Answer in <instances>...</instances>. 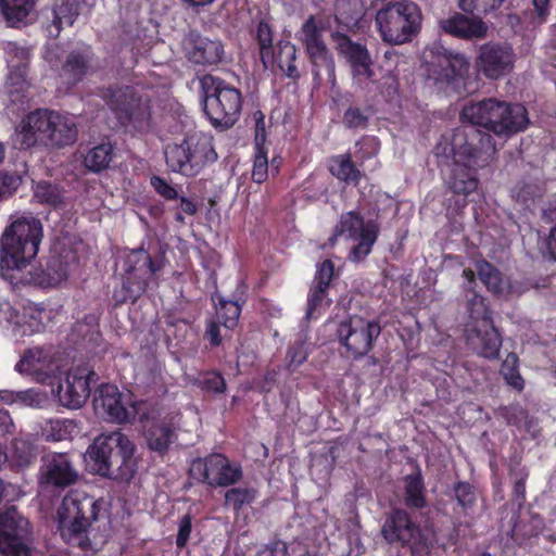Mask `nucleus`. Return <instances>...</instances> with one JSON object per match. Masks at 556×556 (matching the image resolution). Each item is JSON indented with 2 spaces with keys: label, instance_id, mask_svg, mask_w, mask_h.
Returning <instances> with one entry per match:
<instances>
[{
  "label": "nucleus",
  "instance_id": "obj_1",
  "mask_svg": "<svg viewBox=\"0 0 556 556\" xmlns=\"http://www.w3.org/2000/svg\"><path fill=\"white\" fill-rule=\"evenodd\" d=\"M493 152L491 136L473 130L469 134L465 128L443 135L434 148L439 166L450 172V187L463 194L476 190L477 179L472 169L486 162Z\"/></svg>",
  "mask_w": 556,
  "mask_h": 556
},
{
  "label": "nucleus",
  "instance_id": "obj_2",
  "mask_svg": "<svg viewBox=\"0 0 556 556\" xmlns=\"http://www.w3.org/2000/svg\"><path fill=\"white\" fill-rule=\"evenodd\" d=\"M42 239V224L27 214L15 218L0 238V274L11 283L23 279L36 257Z\"/></svg>",
  "mask_w": 556,
  "mask_h": 556
},
{
  "label": "nucleus",
  "instance_id": "obj_3",
  "mask_svg": "<svg viewBox=\"0 0 556 556\" xmlns=\"http://www.w3.org/2000/svg\"><path fill=\"white\" fill-rule=\"evenodd\" d=\"M99 503L88 496L66 495L59 509L58 520L64 540L85 551H97L104 536L93 527L98 521Z\"/></svg>",
  "mask_w": 556,
  "mask_h": 556
},
{
  "label": "nucleus",
  "instance_id": "obj_4",
  "mask_svg": "<svg viewBox=\"0 0 556 556\" xmlns=\"http://www.w3.org/2000/svg\"><path fill=\"white\" fill-rule=\"evenodd\" d=\"M135 445L122 432L114 431L94 439L87 450L88 469L103 477L127 480L136 471Z\"/></svg>",
  "mask_w": 556,
  "mask_h": 556
},
{
  "label": "nucleus",
  "instance_id": "obj_5",
  "mask_svg": "<svg viewBox=\"0 0 556 556\" xmlns=\"http://www.w3.org/2000/svg\"><path fill=\"white\" fill-rule=\"evenodd\" d=\"M462 118L473 126L505 137L522 131L529 122L523 105L496 99L467 104L462 111Z\"/></svg>",
  "mask_w": 556,
  "mask_h": 556
},
{
  "label": "nucleus",
  "instance_id": "obj_6",
  "mask_svg": "<svg viewBox=\"0 0 556 556\" xmlns=\"http://www.w3.org/2000/svg\"><path fill=\"white\" fill-rule=\"evenodd\" d=\"M93 408L98 416L117 424L149 420L157 413L155 405L136 401L129 391H121L110 383L100 386L96 391Z\"/></svg>",
  "mask_w": 556,
  "mask_h": 556
},
{
  "label": "nucleus",
  "instance_id": "obj_7",
  "mask_svg": "<svg viewBox=\"0 0 556 556\" xmlns=\"http://www.w3.org/2000/svg\"><path fill=\"white\" fill-rule=\"evenodd\" d=\"M165 157L172 170L185 176H195L206 165L216 161L217 153L210 135L195 132L179 143L168 144Z\"/></svg>",
  "mask_w": 556,
  "mask_h": 556
},
{
  "label": "nucleus",
  "instance_id": "obj_8",
  "mask_svg": "<svg viewBox=\"0 0 556 556\" xmlns=\"http://www.w3.org/2000/svg\"><path fill=\"white\" fill-rule=\"evenodd\" d=\"M376 24L383 41L402 45L419 31L421 12L414 2L397 1L378 11Z\"/></svg>",
  "mask_w": 556,
  "mask_h": 556
},
{
  "label": "nucleus",
  "instance_id": "obj_9",
  "mask_svg": "<svg viewBox=\"0 0 556 556\" xmlns=\"http://www.w3.org/2000/svg\"><path fill=\"white\" fill-rule=\"evenodd\" d=\"M204 112L215 126H232L241 111V93L238 89L225 84L217 77H203Z\"/></svg>",
  "mask_w": 556,
  "mask_h": 556
},
{
  "label": "nucleus",
  "instance_id": "obj_10",
  "mask_svg": "<svg viewBox=\"0 0 556 556\" xmlns=\"http://www.w3.org/2000/svg\"><path fill=\"white\" fill-rule=\"evenodd\" d=\"M468 309L469 321L465 330L468 345L485 358H496L502 346V339L493 326L483 298L472 293Z\"/></svg>",
  "mask_w": 556,
  "mask_h": 556
},
{
  "label": "nucleus",
  "instance_id": "obj_11",
  "mask_svg": "<svg viewBox=\"0 0 556 556\" xmlns=\"http://www.w3.org/2000/svg\"><path fill=\"white\" fill-rule=\"evenodd\" d=\"M64 362L51 346H33L23 351L14 370L40 384L53 387L60 381Z\"/></svg>",
  "mask_w": 556,
  "mask_h": 556
},
{
  "label": "nucleus",
  "instance_id": "obj_12",
  "mask_svg": "<svg viewBox=\"0 0 556 556\" xmlns=\"http://www.w3.org/2000/svg\"><path fill=\"white\" fill-rule=\"evenodd\" d=\"M379 227L372 219L364 220L356 212H348L340 218L331 242L343 241L351 244L350 258L364 260L377 240Z\"/></svg>",
  "mask_w": 556,
  "mask_h": 556
},
{
  "label": "nucleus",
  "instance_id": "obj_13",
  "mask_svg": "<svg viewBox=\"0 0 556 556\" xmlns=\"http://www.w3.org/2000/svg\"><path fill=\"white\" fill-rule=\"evenodd\" d=\"M381 333L380 325L371 319L352 316L337 327V339L346 356L361 358L367 355Z\"/></svg>",
  "mask_w": 556,
  "mask_h": 556
},
{
  "label": "nucleus",
  "instance_id": "obj_14",
  "mask_svg": "<svg viewBox=\"0 0 556 556\" xmlns=\"http://www.w3.org/2000/svg\"><path fill=\"white\" fill-rule=\"evenodd\" d=\"M33 539L28 521L15 507L0 510V555L33 556Z\"/></svg>",
  "mask_w": 556,
  "mask_h": 556
},
{
  "label": "nucleus",
  "instance_id": "obj_15",
  "mask_svg": "<svg viewBox=\"0 0 556 556\" xmlns=\"http://www.w3.org/2000/svg\"><path fill=\"white\" fill-rule=\"evenodd\" d=\"M94 372L87 366H74L67 372L64 382L52 389L59 403L70 409L80 408L90 395V382Z\"/></svg>",
  "mask_w": 556,
  "mask_h": 556
},
{
  "label": "nucleus",
  "instance_id": "obj_16",
  "mask_svg": "<svg viewBox=\"0 0 556 556\" xmlns=\"http://www.w3.org/2000/svg\"><path fill=\"white\" fill-rule=\"evenodd\" d=\"M192 478L206 482L210 485L225 486L237 482L241 477L238 467L229 464L220 454H212L205 458H198L190 466Z\"/></svg>",
  "mask_w": 556,
  "mask_h": 556
},
{
  "label": "nucleus",
  "instance_id": "obj_17",
  "mask_svg": "<svg viewBox=\"0 0 556 556\" xmlns=\"http://www.w3.org/2000/svg\"><path fill=\"white\" fill-rule=\"evenodd\" d=\"M514 63L515 54L510 46L484 43L479 49L476 68L489 79H498L513 71Z\"/></svg>",
  "mask_w": 556,
  "mask_h": 556
},
{
  "label": "nucleus",
  "instance_id": "obj_18",
  "mask_svg": "<svg viewBox=\"0 0 556 556\" xmlns=\"http://www.w3.org/2000/svg\"><path fill=\"white\" fill-rule=\"evenodd\" d=\"M77 479L78 472L66 453H49L41 458L39 484L42 488L64 489Z\"/></svg>",
  "mask_w": 556,
  "mask_h": 556
},
{
  "label": "nucleus",
  "instance_id": "obj_19",
  "mask_svg": "<svg viewBox=\"0 0 556 556\" xmlns=\"http://www.w3.org/2000/svg\"><path fill=\"white\" fill-rule=\"evenodd\" d=\"M257 40L261 60L265 66H267L269 62H275L279 68L287 72L289 76L295 71V47L289 41L279 42L278 51L275 53L271 47V30L268 24L260 23L257 27Z\"/></svg>",
  "mask_w": 556,
  "mask_h": 556
},
{
  "label": "nucleus",
  "instance_id": "obj_20",
  "mask_svg": "<svg viewBox=\"0 0 556 556\" xmlns=\"http://www.w3.org/2000/svg\"><path fill=\"white\" fill-rule=\"evenodd\" d=\"M75 265V255L67 253L65 256H53L48 262L45 270L33 274L23 270V279L13 283H35L43 287L58 286L65 281Z\"/></svg>",
  "mask_w": 556,
  "mask_h": 556
},
{
  "label": "nucleus",
  "instance_id": "obj_21",
  "mask_svg": "<svg viewBox=\"0 0 556 556\" xmlns=\"http://www.w3.org/2000/svg\"><path fill=\"white\" fill-rule=\"evenodd\" d=\"M75 118L68 114L46 110V142L47 147L63 148L77 140Z\"/></svg>",
  "mask_w": 556,
  "mask_h": 556
},
{
  "label": "nucleus",
  "instance_id": "obj_22",
  "mask_svg": "<svg viewBox=\"0 0 556 556\" xmlns=\"http://www.w3.org/2000/svg\"><path fill=\"white\" fill-rule=\"evenodd\" d=\"M13 144L28 149L46 142V110L39 109L25 115L15 127Z\"/></svg>",
  "mask_w": 556,
  "mask_h": 556
},
{
  "label": "nucleus",
  "instance_id": "obj_23",
  "mask_svg": "<svg viewBox=\"0 0 556 556\" xmlns=\"http://www.w3.org/2000/svg\"><path fill=\"white\" fill-rule=\"evenodd\" d=\"M127 92L118 93L110 102L123 125H132L138 130H144L150 125V108L148 102L131 98L126 101Z\"/></svg>",
  "mask_w": 556,
  "mask_h": 556
},
{
  "label": "nucleus",
  "instance_id": "obj_24",
  "mask_svg": "<svg viewBox=\"0 0 556 556\" xmlns=\"http://www.w3.org/2000/svg\"><path fill=\"white\" fill-rule=\"evenodd\" d=\"M338 52L343 55L353 68L354 76L358 80L372 77L371 61L367 50L359 43L351 41L345 35L332 34Z\"/></svg>",
  "mask_w": 556,
  "mask_h": 556
},
{
  "label": "nucleus",
  "instance_id": "obj_25",
  "mask_svg": "<svg viewBox=\"0 0 556 556\" xmlns=\"http://www.w3.org/2000/svg\"><path fill=\"white\" fill-rule=\"evenodd\" d=\"M49 317L48 312L29 304L24 306L22 311L11 309L7 319L12 326L13 336L24 337L41 331Z\"/></svg>",
  "mask_w": 556,
  "mask_h": 556
},
{
  "label": "nucleus",
  "instance_id": "obj_26",
  "mask_svg": "<svg viewBox=\"0 0 556 556\" xmlns=\"http://www.w3.org/2000/svg\"><path fill=\"white\" fill-rule=\"evenodd\" d=\"M302 40L306 51L315 66H325L333 70V62L329 51L321 39V29L317 26L314 17H309L302 26Z\"/></svg>",
  "mask_w": 556,
  "mask_h": 556
},
{
  "label": "nucleus",
  "instance_id": "obj_27",
  "mask_svg": "<svg viewBox=\"0 0 556 556\" xmlns=\"http://www.w3.org/2000/svg\"><path fill=\"white\" fill-rule=\"evenodd\" d=\"M157 413L154 418L150 416L149 420L140 421L144 429L147 444L150 450L163 453L169 446L174 438V429L166 417L162 416L160 408L155 406Z\"/></svg>",
  "mask_w": 556,
  "mask_h": 556
},
{
  "label": "nucleus",
  "instance_id": "obj_28",
  "mask_svg": "<svg viewBox=\"0 0 556 556\" xmlns=\"http://www.w3.org/2000/svg\"><path fill=\"white\" fill-rule=\"evenodd\" d=\"M439 26L446 34L463 39L483 38L488 30V26L482 21L459 13L441 18Z\"/></svg>",
  "mask_w": 556,
  "mask_h": 556
},
{
  "label": "nucleus",
  "instance_id": "obj_29",
  "mask_svg": "<svg viewBox=\"0 0 556 556\" xmlns=\"http://www.w3.org/2000/svg\"><path fill=\"white\" fill-rule=\"evenodd\" d=\"M382 534L389 542H402L404 544L416 543L419 538V530L410 521L404 510H395L386 520Z\"/></svg>",
  "mask_w": 556,
  "mask_h": 556
},
{
  "label": "nucleus",
  "instance_id": "obj_30",
  "mask_svg": "<svg viewBox=\"0 0 556 556\" xmlns=\"http://www.w3.org/2000/svg\"><path fill=\"white\" fill-rule=\"evenodd\" d=\"M187 55L197 64H216L222 60L224 49L218 40L191 35L186 43Z\"/></svg>",
  "mask_w": 556,
  "mask_h": 556
},
{
  "label": "nucleus",
  "instance_id": "obj_31",
  "mask_svg": "<svg viewBox=\"0 0 556 556\" xmlns=\"http://www.w3.org/2000/svg\"><path fill=\"white\" fill-rule=\"evenodd\" d=\"M129 262L141 263L139 268H130L128 270V276L126 278L125 288L127 290V294L123 298L135 299L141 292L146 290L147 282L146 279H141V277H137L134 275V271H140L143 276L149 275L153 276L159 269L160 266H156L150 258V256L143 251H132L129 254Z\"/></svg>",
  "mask_w": 556,
  "mask_h": 556
},
{
  "label": "nucleus",
  "instance_id": "obj_32",
  "mask_svg": "<svg viewBox=\"0 0 556 556\" xmlns=\"http://www.w3.org/2000/svg\"><path fill=\"white\" fill-rule=\"evenodd\" d=\"M439 66L441 72H434L435 79L457 88L468 74L470 63L465 55L451 52L439 58Z\"/></svg>",
  "mask_w": 556,
  "mask_h": 556
},
{
  "label": "nucleus",
  "instance_id": "obj_33",
  "mask_svg": "<svg viewBox=\"0 0 556 556\" xmlns=\"http://www.w3.org/2000/svg\"><path fill=\"white\" fill-rule=\"evenodd\" d=\"M83 0H55L49 35L56 37L64 26H72L80 13Z\"/></svg>",
  "mask_w": 556,
  "mask_h": 556
},
{
  "label": "nucleus",
  "instance_id": "obj_34",
  "mask_svg": "<svg viewBox=\"0 0 556 556\" xmlns=\"http://www.w3.org/2000/svg\"><path fill=\"white\" fill-rule=\"evenodd\" d=\"M39 431L46 441L59 442L72 440L79 432V427L74 419L52 418L39 424Z\"/></svg>",
  "mask_w": 556,
  "mask_h": 556
},
{
  "label": "nucleus",
  "instance_id": "obj_35",
  "mask_svg": "<svg viewBox=\"0 0 556 556\" xmlns=\"http://www.w3.org/2000/svg\"><path fill=\"white\" fill-rule=\"evenodd\" d=\"M0 402L4 404H21L33 408H41L48 402V394L36 388L23 391L0 390Z\"/></svg>",
  "mask_w": 556,
  "mask_h": 556
},
{
  "label": "nucleus",
  "instance_id": "obj_36",
  "mask_svg": "<svg viewBox=\"0 0 556 556\" xmlns=\"http://www.w3.org/2000/svg\"><path fill=\"white\" fill-rule=\"evenodd\" d=\"M36 0H0V10L11 26L25 22L35 9Z\"/></svg>",
  "mask_w": 556,
  "mask_h": 556
},
{
  "label": "nucleus",
  "instance_id": "obj_37",
  "mask_svg": "<svg viewBox=\"0 0 556 556\" xmlns=\"http://www.w3.org/2000/svg\"><path fill=\"white\" fill-rule=\"evenodd\" d=\"M29 86L28 68L8 70L4 88L12 102H17L24 98Z\"/></svg>",
  "mask_w": 556,
  "mask_h": 556
},
{
  "label": "nucleus",
  "instance_id": "obj_38",
  "mask_svg": "<svg viewBox=\"0 0 556 556\" xmlns=\"http://www.w3.org/2000/svg\"><path fill=\"white\" fill-rule=\"evenodd\" d=\"M329 169L334 177L348 184H358L362 176L349 154L333 156L330 160Z\"/></svg>",
  "mask_w": 556,
  "mask_h": 556
},
{
  "label": "nucleus",
  "instance_id": "obj_39",
  "mask_svg": "<svg viewBox=\"0 0 556 556\" xmlns=\"http://www.w3.org/2000/svg\"><path fill=\"white\" fill-rule=\"evenodd\" d=\"M36 456V447L30 438H17L12 442L9 460L16 467L28 466Z\"/></svg>",
  "mask_w": 556,
  "mask_h": 556
},
{
  "label": "nucleus",
  "instance_id": "obj_40",
  "mask_svg": "<svg viewBox=\"0 0 556 556\" xmlns=\"http://www.w3.org/2000/svg\"><path fill=\"white\" fill-rule=\"evenodd\" d=\"M2 50L8 70L28 68L30 60L28 47L16 41H5L2 43Z\"/></svg>",
  "mask_w": 556,
  "mask_h": 556
},
{
  "label": "nucleus",
  "instance_id": "obj_41",
  "mask_svg": "<svg viewBox=\"0 0 556 556\" xmlns=\"http://www.w3.org/2000/svg\"><path fill=\"white\" fill-rule=\"evenodd\" d=\"M34 199L38 203L58 207L64 202V193L55 185L39 181L34 186Z\"/></svg>",
  "mask_w": 556,
  "mask_h": 556
},
{
  "label": "nucleus",
  "instance_id": "obj_42",
  "mask_svg": "<svg viewBox=\"0 0 556 556\" xmlns=\"http://www.w3.org/2000/svg\"><path fill=\"white\" fill-rule=\"evenodd\" d=\"M362 16L361 0H339L336 4V18L340 24L352 27Z\"/></svg>",
  "mask_w": 556,
  "mask_h": 556
},
{
  "label": "nucleus",
  "instance_id": "obj_43",
  "mask_svg": "<svg viewBox=\"0 0 556 556\" xmlns=\"http://www.w3.org/2000/svg\"><path fill=\"white\" fill-rule=\"evenodd\" d=\"M112 160V147L109 143L99 144L88 151L85 155V166L92 172H100L109 165Z\"/></svg>",
  "mask_w": 556,
  "mask_h": 556
},
{
  "label": "nucleus",
  "instance_id": "obj_44",
  "mask_svg": "<svg viewBox=\"0 0 556 556\" xmlns=\"http://www.w3.org/2000/svg\"><path fill=\"white\" fill-rule=\"evenodd\" d=\"M478 274L480 280L486 286V288L490 291L498 294L504 292L506 288V282L503 280L497 269H495L490 263H479Z\"/></svg>",
  "mask_w": 556,
  "mask_h": 556
},
{
  "label": "nucleus",
  "instance_id": "obj_45",
  "mask_svg": "<svg viewBox=\"0 0 556 556\" xmlns=\"http://www.w3.org/2000/svg\"><path fill=\"white\" fill-rule=\"evenodd\" d=\"M86 60L78 54H71L62 70V78L68 85H75L86 74Z\"/></svg>",
  "mask_w": 556,
  "mask_h": 556
},
{
  "label": "nucleus",
  "instance_id": "obj_46",
  "mask_svg": "<svg viewBox=\"0 0 556 556\" xmlns=\"http://www.w3.org/2000/svg\"><path fill=\"white\" fill-rule=\"evenodd\" d=\"M241 308L232 301H222L217 307V319L226 329H233L240 316Z\"/></svg>",
  "mask_w": 556,
  "mask_h": 556
},
{
  "label": "nucleus",
  "instance_id": "obj_47",
  "mask_svg": "<svg viewBox=\"0 0 556 556\" xmlns=\"http://www.w3.org/2000/svg\"><path fill=\"white\" fill-rule=\"evenodd\" d=\"M405 490L407 505L417 508L424 506L422 482L419 476H408Z\"/></svg>",
  "mask_w": 556,
  "mask_h": 556
},
{
  "label": "nucleus",
  "instance_id": "obj_48",
  "mask_svg": "<svg viewBox=\"0 0 556 556\" xmlns=\"http://www.w3.org/2000/svg\"><path fill=\"white\" fill-rule=\"evenodd\" d=\"M517 361L518 359L515 354H509L502 365L501 372L509 386L517 390H521L523 388V379L517 371Z\"/></svg>",
  "mask_w": 556,
  "mask_h": 556
},
{
  "label": "nucleus",
  "instance_id": "obj_49",
  "mask_svg": "<svg viewBox=\"0 0 556 556\" xmlns=\"http://www.w3.org/2000/svg\"><path fill=\"white\" fill-rule=\"evenodd\" d=\"M255 497V492L248 488H233L226 492V504L239 509L242 505L251 503Z\"/></svg>",
  "mask_w": 556,
  "mask_h": 556
},
{
  "label": "nucleus",
  "instance_id": "obj_50",
  "mask_svg": "<svg viewBox=\"0 0 556 556\" xmlns=\"http://www.w3.org/2000/svg\"><path fill=\"white\" fill-rule=\"evenodd\" d=\"M268 177V157L265 148H258L255 152L252 169V179L257 182H264Z\"/></svg>",
  "mask_w": 556,
  "mask_h": 556
},
{
  "label": "nucleus",
  "instance_id": "obj_51",
  "mask_svg": "<svg viewBox=\"0 0 556 556\" xmlns=\"http://www.w3.org/2000/svg\"><path fill=\"white\" fill-rule=\"evenodd\" d=\"M327 287L317 286L311 290L308 294V303H307V312L306 316L308 318H313L316 316V313L321 307L325 296H326Z\"/></svg>",
  "mask_w": 556,
  "mask_h": 556
},
{
  "label": "nucleus",
  "instance_id": "obj_52",
  "mask_svg": "<svg viewBox=\"0 0 556 556\" xmlns=\"http://www.w3.org/2000/svg\"><path fill=\"white\" fill-rule=\"evenodd\" d=\"M358 152L356 156H358L362 161L370 159L375 156L380 149V142L375 137H366L357 142Z\"/></svg>",
  "mask_w": 556,
  "mask_h": 556
},
{
  "label": "nucleus",
  "instance_id": "obj_53",
  "mask_svg": "<svg viewBox=\"0 0 556 556\" xmlns=\"http://www.w3.org/2000/svg\"><path fill=\"white\" fill-rule=\"evenodd\" d=\"M505 0H458L459 7L467 12L475 9H482L484 11L494 10L498 8Z\"/></svg>",
  "mask_w": 556,
  "mask_h": 556
},
{
  "label": "nucleus",
  "instance_id": "obj_54",
  "mask_svg": "<svg viewBox=\"0 0 556 556\" xmlns=\"http://www.w3.org/2000/svg\"><path fill=\"white\" fill-rule=\"evenodd\" d=\"M307 357V350L305 343L299 341L292 345L288 351V362L290 367H298L305 362Z\"/></svg>",
  "mask_w": 556,
  "mask_h": 556
},
{
  "label": "nucleus",
  "instance_id": "obj_55",
  "mask_svg": "<svg viewBox=\"0 0 556 556\" xmlns=\"http://www.w3.org/2000/svg\"><path fill=\"white\" fill-rule=\"evenodd\" d=\"M21 177L16 174L0 172V195L10 194L17 189Z\"/></svg>",
  "mask_w": 556,
  "mask_h": 556
},
{
  "label": "nucleus",
  "instance_id": "obj_56",
  "mask_svg": "<svg viewBox=\"0 0 556 556\" xmlns=\"http://www.w3.org/2000/svg\"><path fill=\"white\" fill-rule=\"evenodd\" d=\"M203 388L211 392L223 393L226 389L224 378L217 372H208L202 380Z\"/></svg>",
  "mask_w": 556,
  "mask_h": 556
},
{
  "label": "nucleus",
  "instance_id": "obj_57",
  "mask_svg": "<svg viewBox=\"0 0 556 556\" xmlns=\"http://www.w3.org/2000/svg\"><path fill=\"white\" fill-rule=\"evenodd\" d=\"M151 185L155 189V191L165 199L173 200L177 198L176 189L164 179L156 176L152 177Z\"/></svg>",
  "mask_w": 556,
  "mask_h": 556
},
{
  "label": "nucleus",
  "instance_id": "obj_58",
  "mask_svg": "<svg viewBox=\"0 0 556 556\" xmlns=\"http://www.w3.org/2000/svg\"><path fill=\"white\" fill-rule=\"evenodd\" d=\"M333 276V264L331 261H324L316 274V279L319 286L328 287Z\"/></svg>",
  "mask_w": 556,
  "mask_h": 556
},
{
  "label": "nucleus",
  "instance_id": "obj_59",
  "mask_svg": "<svg viewBox=\"0 0 556 556\" xmlns=\"http://www.w3.org/2000/svg\"><path fill=\"white\" fill-rule=\"evenodd\" d=\"M255 119V146L256 150L258 148H264V143L266 140V131H265V117L262 112L254 113Z\"/></svg>",
  "mask_w": 556,
  "mask_h": 556
},
{
  "label": "nucleus",
  "instance_id": "obj_60",
  "mask_svg": "<svg viewBox=\"0 0 556 556\" xmlns=\"http://www.w3.org/2000/svg\"><path fill=\"white\" fill-rule=\"evenodd\" d=\"M190 533H191V518H190V516L186 515L181 518V520L179 522L177 541H176L177 545L179 547H184L187 544Z\"/></svg>",
  "mask_w": 556,
  "mask_h": 556
},
{
  "label": "nucleus",
  "instance_id": "obj_61",
  "mask_svg": "<svg viewBox=\"0 0 556 556\" xmlns=\"http://www.w3.org/2000/svg\"><path fill=\"white\" fill-rule=\"evenodd\" d=\"M456 497L462 506H469L475 500L472 488L466 483L457 484L455 489Z\"/></svg>",
  "mask_w": 556,
  "mask_h": 556
},
{
  "label": "nucleus",
  "instance_id": "obj_62",
  "mask_svg": "<svg viewBox=\"0 0 556 556\" xmlns=\"http://www.w3.org/2000/svg\"><path fill=\"white\" fill-rule=\"evenodd\" d=\"M344 122L350 127H359L365 124V118L358 110L350 109L344 114Z\"/></svg>",
  "mask_w": 556,
  "mask_h": 556
},
{
  "label": "nucleus",
  "instance_id": "obj_63",
  "mask_svg": "<svg viewBox=\"0 0 556 556\" xmlns=\"http://www.w3.org/2000/svg\"><path fill=\"white\" fill-rule=\"evenodd\" d=\"M549 2L551 0H533L535 13L540 23L544 22L549 13Z\"/></svg>",
  "mask_w": 556,
  "mask_h": 556
},
{
  "label": "nucleus",
  "instance_id": "obj_64",
  "mask_svg": "<svg viewBox=\"0 0 556 556\" xmlns=\"http://www.w3.org/2000/svg\"><path fill=\"white\" fill-rule=\"evenodd\" d=\"M286 546L283 543H276L273 546L263 548L257 556H285Z\"/></svg>",
  "mask_w": 556,
  "mask_h": 556
}]
</instances>
